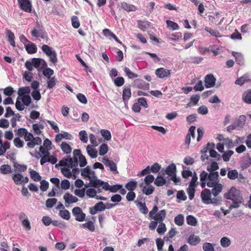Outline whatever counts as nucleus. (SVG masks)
Here are the masks:
<instances>
[{"mask_svg": "<svg viewBox=\"0 0 251 251\" xmlns=\"http://www.w3.org/2000/svg\"><path fill=\"white\" fill-rule=\"evenodd\" d=\"M14 145L18 148H21L23 147L24 142L21 140L19 137L15 138L13 140Z\"/></svg>", "mask_w": 251, "mask_h": 251, "instance_id": "774afa93", "label": "nucleus"}, {"mask_svg": "<svg viewBox=\"0 0 251 251\" xmlns=\"http://www.w3.org/2000/svg\"><path fill=\"white\" fill-rule=\"evenodd\" d=\"M174 222L176 225L181 226L183 225L184 222V216L181 214L177 215L175 217Z\"/></svg>", "mask_w": 251, "mask_h": 251, "instance_id": "72a5a7b5", "label": "nucleus"}, {"mask_svg": "<svg viewBox=\"0 0 251 251\" xmlns=\"http://www.w3.org/2000/svg\"><path fill=\"white\" fill-rule=\"evenodd\" d=\"M171 70L166 68L160 67L158 68V77L166 79L169 77L170 75Z\"/></svg>", "mask_w": 251, "mask_h": 251, "instance_id": "9b49d317", "label": "nucleus"}, {"mask_svg": "<svg viewBox=\"0 0 251 251\" xmlns=\"http://www.w3.org/2000/svg\"><path fill=\"white\" fill-rule=\"evenodd\" d=\"M249 79L248 78V75L247 74L244 75L243 76L240 77L235 81V84L239 85H242L245 82H248Z\"/></svg>", "mask_w": 251, "mask_h": 251, "instance_id": "7c9ffc66", "label": "nucleus"}, {"mask_svg": "<svg viewBox=\"0 0 251 251\" xmlns=\"http://www.w3.org/2000/svg\"><path fill=\"white\" fill-rule=\"evenodd\" d=\"M14 116V117H12L10 120L11 126L13 127L16 126V121H20V119L21 118V116L19 113L15 114Z\"/></svg>", "mask_w": 251, "mask_h": 251, "instance_id": "49530a36", "label": "nucleus"}, {"mask_svg": "<svg viewBox=\"0 0 251 251\" xmlns=\"http://www.w3.org/2000/svg\"><path fill=\"white\" fill-rule=\"evenodd\" d=\"M149 216L151 219L154 220V221L151 222L149 225L150 229L153 230L157 226V205H155L152 210L150 212Z\"/></svg>", "mask_w": 251, "mask_h": 251, "instance_id": "423d86ee", "label": "nucleus"}, {"mask_svg": "<svg viewBox=\"0 0 251 251\" xmlns=\"http://www.w3.org/2000/svg\"><path fill=\"white\" fill-rule=\"evenodd\" d=\"M228 171L227 177L231 180H234L238 177V171L236 169L230 170L229 168H227Z\"/></svg>", "mask_w": 251, "mask_h": 251, "instance_id": "b1692460", "label": "nucleus"}, {"mask_svg": "<svg viewBox=\"0 0 251 251\" xmlns=\"http://www.w3.org/2000/svg\"><path fill=\"white\" fill-rule=\"evenodd\" d=\"M167 25L168 27H169L170 29H172L173 30H177L179 28V25H177V24L170 21V20H167L166 21Z\"/></svg>", "mask_w": 251, "mask_h": 251, "instance_id": "6e6d98bb", "label": "nucleus"}, {"mask_svg": "<svg viewBox=\"0 0 251 251\" xmlns=\"http://www.w3.org/2000/svg\"><path fill=\"white\" fill-rule=\"evenodd\" d=\"M162 171H164L165 172L166 174H167L169 176H171L174 175L176 173V166L174 163H172L169 165L165 170H164L163 169Z\"/></svg>", "mask_w": 251, "mask_h": 251, "instance_id": "a211bd4d", "label": "nucleus"}, {"mask_svg": "<svg viewBox=\"0 0 251 251\" xmlns=\"http://www.w3.org/2000/svg\"><path fill=\"white\" fill-rule=\"evenodd\" d=\"M30 92V88L28 86H25L20 88L18 90V94L19 96H22L25 94H29Z\"/></svg>", "mask_w": 251, "mask_h": 251, "instance_id": "c03bdc74", "label": "nucleus"}, {"mask_svg": "<svg viewBox=\"0 0 251 251\" xmlns=\"http://www.w3.org/2000/svg\"><path fill=\"white\" fill-rule=\"evenodd\" d=\"M158 226V233L159 234H163L166 231V227L165 224L162 222L159 223Z\"/></svg>", "mask_w": 251, "mask_h": 251, "instance_id": "338daca9", "label": "nucleus"}, {"mask_svg": "<svg viewBox=\"0 0 251 251\" xmlns=\"http://www.w3.org/2000/svg\"><path fill=\"white\" fill-rule=\"evenodd\" d=\"M186 222L188 225L191 226H196L197 224V219L192 215H188L186 217Z\"/></svg>", "mask_w": 251, "mask_h": 251, "instance_id": "e433bc0d", "label": "nucleus"}, {"mask_svg": "<svg viewBox=\"0 0 251 251\" xmlns=\"http://www.w3.org/2000/svg\"><path fill=\"white\" fill-rule=\"evenodd\" d=\"M226 199L231 200L232 201H242L243 198L239 194V191L237 189L232 187L229 190V192L225 195Z\"/></svg>", "mask_w": 251, "mask_h": 251, "instance_id": "f03ea898", "label": "nucleus"}, {"mask_svg": "<svg viewBox=\"0 0 251 251\" xmlns=\"http://www.w3.org/2000/svg\"><path fill=\"white\" fill-rule=\"evenodd\" d=\"M203 251H215L214 245L210 243H204L202 245Z\"/></svg>", "mask_w": 251, "mask_h": 251, "instance_id": "a18cd8bd", "label": "nucleus"}, {"mask_svg": "<svg viewBox=\"0 0 251 251\" xmlns=\"http://www.w3.org/2000/svg\"><path fill=\"white\" fill-rule=\"evenodd\" d=\"M18 1L21 9L26 12H31V4L29 0H18Z\"/></svg>", "mask_w": 251, "mask_h": 251, "instance_id": "6e6552de", "label": "nucleus"}, {"mask_svg": "<svg viewBox=\"0 0 251 251\" xmlns=\"http://www.w3.org/2000/svg\"><path fill=\"white\" fill-rule=\"evenodd\" d=\"M137 182L135 181H130L125 186L126 188L130 191L134 190L136 187Z\"/></svg>", "mask_w": 251, "mask_h": 251, "instance_id": "8fccbe9b", "label": "nucleus"}, {"mask_svg": "<svg viewBox=\"0 0 251 251\" xmlns=\"http://www.w3.org/2000/svg\"><path fill=\"white\" fill-rule=\"evenodd\" d=\"M121 7L123 9L127 12L135 11L136 9L134 5L129 4L126 2H122Z\"/></svg>", "mask_w": 251, "mask_h": 251, "instance_id": "cd10ccee", "label": "nucleus"}, {"mask_svg": "<svg viewBox=\"0 0 251 251\" xmlns=\"http://www.w3.org/2000/svg\"><path fill=\"white\" fill-rule=\"evenodd\" d=\"M42 50L43 52L50 57V60L51 62L53 64L57 62V58L56 53L51 47L47 45H44L42 47Z\"/></svg>", "mask_w": 251, "mask_h": 251, "instance_id": "f257e3e1", "label": "nucleus"}, {"mask_svg": "<svg viewBox=\"0 0 251 251\" xmlns=\"http://www.w3.org/2000/svg\"><path fill=\"white\" fill-rule=\"evenodd\" d=\"M13 166L15 169L16 171L18 173L25 172L27 169V166L25 165H21L17 162L14 163Z\"/></svg>", "mask_w": 251, "mask_h": 251, "instance_id": "4c0bfd02", "label": "nucleus"}, {"mask_svg": "<svg viewBox=\"0 0 251 251\" xmlns=\"http://www.w3.org/2000/svg\"><path fill=\"white\" fill-rule=\"evenodd\" d=\"M94 146L88 145L86 147V151L88 154L92 158H95L97 157L98 151Z\"/></svg>", "mask_w": 251, "mask_h": 251, "instance_id": "6ab92c4d", "label": "nucleus"}, {"mask_svg": "<svg viewBox=\"0 0 251 251\" xmlns=\"http://www.w3.org/2000/svg\"><path fill=\"white\" fill-rule=\"evenodd\" d=\"M131 91L129 88H126L123 90V99L125 104L127 102L128 99L131 97Z\"/></svg>", "mask_w": 251, "mask_h": 251, "instance_id": "4be33fe9", "label": "nucleus"}, {"mask_svg": "<svg viewBox=\"0 0 251 251\" xmlns=\"http://www.w3.org/2000/svg\"><path fill=\"white\" fill-rule=\"evenodd\" d=\"M80 140L83 143H86L88 142V136L85 130H81L79 132Z\"/></svg>", "mask_w": 251, "mask_h": 251, "instance_id": "de8ad7c7", "label": "nucleus"}, {"mask_svg": "<svg viewBox=\"0 0 251 251\" xmlns=\"http://www.w3.org/2000/svg\"><path fill=\"white\" fill-rule=\"evenodd\" d=\"M195 187H191L190 186H189L188 188L187 189V193L188 195L189 199L190 200H192L195 195Z\"/></svg>", "mask_w": 251, "mask_h": 251, "instance_id": "0e129e2a", "label": "nucleus"}, {"mask_svg": "<svg viewBox=\"0 0 251 251\" xmlns=\"http://www.w3.org/2000/svg\"><path fill=\"white\" fill-rule=\"evenodd\" d=\"M1 173L3 174H8L11 172V167L9 165H3L0 167Z\"/></svg>", "mask_w": 251, "mask_h": 251, "instance_id": "052dcab7", "label": "nucleus"}, {"mask_svg": "<svg viewBox=\"0 0 251 251\" xmlns=\"http://www.w3.org/2000/svg\"><path fill=\"white\" fill-rule=\"evenodd\" d=\"M219 174L217 172H210L208 174L206 185L208 187L212 188L218 183Z\"/></svg>", "mask_w": 251, "mask_h": 251, "instance_id": "20e7f679", "label": "nucleus"}, {"mask_svg": "<svg viewBox=\"0 0 251 251\" xmlns=\"http://www.w3.org/2000/svg\"><path fill=\"white\" fill-rule=\"evenodd\" d=\"M204 30L209 32L213 36L216 37H220L221 36L220 33L217 30L212 29L210 27L207 26L205 27Z\"/></svg>", "mask_w": 251, "mask_h": 251, "instance_id": "ea45409f", "label": "nucleus"}, {"mask_svg": "<svg viewBox=\"0 0 251 251\" xmlns=\"http://www.w3.org/2000/svg\"><path fill=\"white\" fill-rule=\"evenodd\" d=\"M63 199L65 200V203L68 204L76 202L78 200L76 197L69 193H67L64 195Z\"/></svg>", "mask_w": 251, "mask_h": 251, "instance_id": "f3484780", "label": "nucleus"}, {"mask_svg": "<svg viewBox=\"0 0 251 251\" xmlns=\"http://www.w3.org/2000/svg\"><path fill=\"white\" fill-rule=\"evenodd\" d=\"M63 138L66 140H71L73 138V136L68 132L63 131L62 133H59L56 135L55 140L56 142H58Z\"/></svg>", "mask_w": 251, "mask_h": 251, "instance_id": "4468645a", "label": "nucleus"}, {"mask_svg": "<svg viewBox=\"0 0 251 251\" xmlns=\"http://www.w3.org/2000/svg\"><path fill=\"white\" fill-rule=\"evenodd\" d=\"M89 180L91 183V186L95 188H97L99 186H101V184L103 183V181L98 179L97 177L94 179H92L91 178Z\"/></svg>", "mask_w": 251, "mask_h": 251, "instance_id": "473e14b6", "label": "nucleus"}, {"mask_svg": "<svg viewBox=\"0 0 251 251\" xmlns=\"http://www.w3.org/2000/svg\"><path fill=\"white\" fill-rule=\"evenodd\" d=\"M108 151V146L106 144H102L100 147L99 154L100 155H103L106 154Z\"/></svg>", "mask_w": 251, "mask_h": 251, "instance_id": "864d4df0", "label": "nucleus"}, {"mask_svg": "<svg viewBox=\"0 0 251 251\" xmlns=\"http://www.w3.org/2000/svg\"><path fill=\"white\" fill-rule=\"evenodd\" d=\"M31 178L35 181L41 180V176L35 171L30 170L29 172Z\"/></svg>", "mask_w": 251, "mask_h": 251, "instance_id": "a19ab883", "label": "nucleus"}, {"mask_svg": "<svg viewBox=\"0 0 251 251\" xmlns=\"http://www.w3.org/2000/svg\"><path fill=\"white\" fill-rule=\"evenodd\" d=\"M216 78L212 74L206 75L204 77L205 86L206 88H211L214 86Z\"/></svg>", "mask_w": 251, "mask_h": 251, "instance_id": "1a4fd4ad", "label": "nucleus"}, {"mask_svg": "<svg viewBox=\"0 0 251 251\" xmlns=\"http://www.w3.org/2000/svg\"><path fill=\"white\" fill-rule=\"evenodd\" d=\"M124 72L129 78H134L138 77V75L131 72L127 67H125Z\"/></svg>", "mask_w": 251, "mask_h": 251, "instance_id": "603ef678", "label": "nucleus"}, {"mask_svg": "<svg viewBox=\"0 0 251 251\" xmlns=\"http://www.w3.org/2000/svg\"><path fill=\"white\" fill-rule=\"evenodd\" d=\"M73 158L71 157H64L59 162L60 166H66V168H72Z\"/></svg>", "mask_w": 251, "mask_h": 251, "instance_id": "ddd939ff", "label": "nucleus"}, {"mask_svg": "<svg viewBox=\"0 0 251 251\" xmlns=\"http://www.w3.org/2000/svg\"><path fill=\"white\" fill-rule=\"evenodd\" d=\"M60 148L63 152L67 154L70 153L72 150L71 147L66 142H63L61 144Z\"/></svg>", "mask_w": 251, "mask_h": 251, "instance_id": "5701e85b", "label": "nucleus"}, {"mask_svg": "<svg viewBox=\"0 0 251 251\" xmlns=\"http://www.w3.org/2000/svg\"><path fill=\"white\" fill-rule=\"evenodd\" d=\"M12 178L14 183L16 185L22 184V179L23 178V175L20 173L14 174L12 175Z\"/></svg>", "mask_w": 251, "mask_h": 251, "instance_id": "bb28decb", "label": "nucleus"}, {"mask_svg": "<svg viewBox=\"0 0 251 251\" xmlns=\"http://www.w3.org/2000/svg\"><path fill=\"white\" fill-rule=\"evenodd\" d=\"M44 128V125L42 123L34 124L32 125V128L37 135H40L42 133L41 129H43Z\"/></svg>", "mask_w": 251, "mask_h": 251, "instance_id": "c85d7f7f", "label": "nucleus"}, {"mask_svg": "<svg viewBox=\"0 0 251 251\" xmlns=\"http://www.w3.org/2000/svg\"><path fill=\"white\" fill-rule=\"evenodd\" d=\"M81 226L83 228H87L92 232L94 231L95 229L94 224L92 221H89L86 223L83 224L81 225Z\"/></svg>", "mask_w": 251, "mask_h": 251, "instance_id": "37998d69", "label": "nucleus"}, {"mask_svg": "<svg viewBox=\"0 0 251 251\" xmlns=\"http://www.w3.org/2000/svg\"><path fill=\"white\" fill-rule=\"evenodd\" d=\"M232 54V55L235 57V61L237 62V63H238L239 65H242L243 64L244 58L243 55L241 53L233 51Z\"/></svg>", "mask_w": 251, "mask_h": 251, "instance_id": "2f4dec72", "label": "nucleus"}, {"mask_svg": "<svg viewBox=\"0 0 251 251\" xmlns=\"http://www.w3.org/2000/svg\"><path fill=\"white\" fill-rule=\"evenodd\" d=\"M151 172L153 173H157V163H155L151 167L147 166L145 169L143 170L138 174V176H141L149 174Z\"/></svg>", "mask_w": 251, "mask_h": 251, "instance_id": "9d476101", "label": "nucleus"}, {"mask_svg": "<svg viewBox=\"0 0 251 251\" xmlns=\"http://www.w3.org/2000/svg\"><path fill=\"white\" fill-rule=\"evenodd\" d=\"M89 139L90 143H91L92 145L94 147H97L100 144V142L98 141V140L97 139V138L93 134H90L89 135Z\"/></svg>", "mask_w": 251, "mask_h": 251, "instance_id": "13d9d810", "label": "nucleus"}, {"mask_svg": "<svg viewBox=\"0 0 251 251\" xmlns=\"http://www.w3.org/2000/svg\"><path fill=\"white\" fill-rule=\"evenodd\" d=\"M211 193L214 197H217L223 189V186L221 184L219 183L214 185L212 187Z\"/></svg>", "mask_w": 251, "mask_h": 251, "instance_id": "a878e982", "label": "nucleus"}, {"mask_svg": "<svg viewBox=\"0 0 251 251\" xmlns=\"http://www.w3.org/2000/svg\"><path fill=\"white\" fill-rule=\"evenodd\" d=\"M220 244L223 248H227L230 245L231 241L228 238L224 237L220 240Z\"/></svg>", "mask_w": 251, "mask_h": 251, "instance_id": "79ce46f5", "label": "nucleus"}, {"mask_svg": "<svg viewBox=\"0 0 251 251\" xmlns=\"http://www.w3.org/2000/svg\"><path fill=\"white\" fill-rule=\"evenodd\" d=\"M234 151L231 150H228L226 151L223 152L222 158L223 160L225 162H227L229 160L230 157L233 154Z\"/></svg>", "mask_w": 251, "mask_h": 251, "instance_id": "58836bf2", "label": "nucleus"}, {"mask_svg": "<svg viewBox=\"0 0 251 251\" xmlns=\"http://www.w3.org/2000/svg\"><path fill=\"white\" fill-rule=\"evenodd\" d=\"M208 173L203 171L200 174V180L201 182V186L202 188L205 187L207 179Z\"/></svg>", "mask_w": 251, "mask_h": 251, "instance_id": "c756f323", "label": "nucleus"}, {"mask_svg": "<svg viewBox=\"0 0 251 251\" xmlns=\"http://www.w3.org/2000/svg\"><path fill=\"white\" fill-rule=\"evenodd\" d=\"M61 171L62 174L67 178H70L72 176V173L69 168H63L61 169Z\"/></svg>", "mask_w": 251, "mask_h": 251, "instance_id": "69168bd1", "label": "nucleus"}, {"mask_svg": "<svg viewBox=\"0 0 251 251\" xmlns=\"http://www.w3.org/2000/svg\"><path fill=\"white\" fill-rule=\"evenodd\" d=\"M59 215L64 219L68 220L70 218V213L68 210L64 209L59 211Z\"/></svg>", "mask_w": 251, "mask_h": 251, "instance_id": "09e8293b", "label": "nucleus"}, {"mask_svg": "<svg viewBox=\"0 0 251 251\" xmlns=\"http://www.w3.org/2000/svg\"><path fill=\"white\" fill-rule=\"evenodd\" d=\"M114 83L116 86L120 87L124 84L125 79L124 77L122 76H119L114 79Z\"/></svg>", "mask_w": 251, "mask_h": 251, "instance_id": "bf43d9fd", "label": "nucleus"}, {"mask_svg": "<svg viewBox=\"0 0 251 251\" xmlns=\"http://www.w3.org/2000/svg\"><path fill=\"white\" fill-rule=\"evenodd\" d=\"M211 192L208 189H205L201 192V197L202 201L206 204H210V200L211 197Z\"/></svg>", "mask_w": 251, "mask_h": 251, "instance_id": "0eeeda50", "label": "nucleus"}, {"mask_svg": "<svg viewBox=\"0 0 251 251\" xmlns=\"http://www.w3.org/2000/svg\"><path fill=\"white\" fill-rule=\"evenodd\" d=\"M49 186V182L45 180H40V188L41 191L45 192L47 190Z\"/></svg>", "mask_w": 251, "mask_h": 251, "instance_id": "680f3d73", "label": "nucleus"}, {"mask_svg": "<svg viewBox=\"0 0 251 251\" xmlns=\"http://www.w3.org/2000/svg\"><path fill=\"white\" fill-rule=\"evenodd\" d=\"M25 48L26 50L29 54L34 53L37 51V48L36 46L31 42L29 43V44L27 45H25Z\"/></svg>", "mask_w": 251, "mask_h": 251, "instance_id": "393cba45", "label": "nucleus"}, {"mask_svg": "<svg viewBox=\"0 0 251 251\" xmlns=\"http://www.w3.org/2000/svg\"><path fill=\"white\" fill-rule=\"evenodd\" d=\"M135 203H136L137 207L141 213L144 214H146L148 213V209L145 203H142V202H138L137 201H135Z\"/></svg>", "mask_w": 251, "mask_h": 251, "instance_id": "aec40b11", "label": "nucleus"}, {"mask_svg": "<svg viewBox=\"0 0 251 251\" xmlns=\"http://www.w3.org/2000/svg\"><path fill=\"white\" fill-rule=\"evenodd\" d=\"M72 214L75 217V220L78 222L84 221L86 217L85 214L83 212L81 208L78 206L72 209Z\"/></svg>", "mask_w": 251, "mask_h": 251, "instance_id": "39448f33", "label": "nucleus"}, {"mask_svg": "<svg viewBox=\"0 0 251 251\" xmlns=\"http://www.w3.org/2000/svg\"><path fill=\"white\" fill-rule=\"evenodd\" d=\"M91 170V167L87 166L81 170V176L87 177L90 180L92 178V176L90 175Z\"/></svg>", "mask_w": 251, "mask_h": 251, "instance_id": "f704fd0d", "label": "nucleus"}, {"mask_svg": "<svg viewBox=\"0 0 251 251\" xmlns=\"http://www.w3.org/2000/svg\"><path fill=\"white\" fill-rule=\"evenodd\" d=\"M97 191L94 188H89L86 191V195L89 198H94L97 196Z\"/></svg>", "mask_w": 251, "mask_h": 251, "instance_id": "e2e57ef3", "label": "nucleus"}, {"mask_svg": "<svg viewBox=\"0 0 251 251\" xmlns=\"http://www.w3.org/2000/svg\"><path fill=\"white\" fill-rule=\"evenodd\" d=\"M135 85L140 89H149V84L143 80H136L135 81Z\"/></svg>", "mask_w": 251, "mask_h": 251, "instance_id": "412c9836", "label": "nucleus"}, {"mask_svg": "<svg viewBox=\"0 0 251 251\" xmlns=\"http://www.w3.org/2000/svg\"><path fill=\"white\" fill-rule=\"evenodd\" d=\"M243 100L247 103H251V90L245 92L242 96Z\"/></svg>", "mask_w": 251, "mask_h": 251, "instance_id": "c9c22d12", "label": "nucleus"}, {"mask_svg": "<svg viewBox=\"0 0 251 251\" xmlns=\"http://www.w3.org/2000/svg\"><path fill=\"white\" fill-rule=\"evenodd\" d=\"M31 34L34 37H41L42 39L45 38V30L42 25L40 24L38 22L36 23V25L33 30L31 31Z\"/></svg>", "mask_w": 251, "mask_h": 251, "instance_id": "7ed1b4c3", "label": "nucleus"}, {"mask_svg": "<svg viewBox=\"0 0 251 251\" xmlns=\"http://www.w3.org/2000/svg\"><path fill=\"white\" fill-rule=\"evenodd\" d=\"M22 98L20 99L24 105L28 106L31 102L30 97L28 95H25L22 96Z\"/></svg>", "mask_w": 251, "mask_h": 251, "instance_id": "3c124183", "label": "nucleus"}, {"mask_svg": "<svg viewBox=\"0 0 251 251\" xmlns=\"http://www.w3.org/2000/svg\"><path fill=\"white\" fill-rule=\"evenodd\" d=\"M246 120V117L245 115H240L238 119L235 120L234 123L236 127L241 129L243 127Z\"/></svg>", "mask_w": 251, "mask_h": 251, "instance_id": "2eb2a0df", "label": "nucleus"}, {"mask_svg": "<svg viewBox=\"0 0 251 251\" xmlns=\"http://www.w3.org/2000/svg\"><path fill=\"white\" fill-rule=\"evenodd\" d=\"M57 201L55 198L48 199L46 201V206L47 208H50L57 202Z\"/></svg>", "mask_w": 251, "mask_h": 251, "instance_id": "4d7b16f0", "label": "nucleus"}, {"mask_svg": "<svg viewBox=\"0 0 251 251\" xmlns=\"http://www.w3.org/2000/svg\"><path fill=\"white\" fill-rule=\"evenodd\" d=\"M187 243L192 246H196L201 241L200 238L194 234L190 235L187 239Z\"/></svg>", "mask_w": 251, "mask_h": 251, "instance_id": "dca6fc26", "label": "nucleus"}, {"mask_svg": "<svg viewBox=\"0 0 251 251\" xmlns=\"http://www.w3.org/2000/svg\"><path fill=\"white\" fill-rule=\"evenodd\" d=\"M102 136L106 140H110L111 138L110 132L107 129H101L100 131Z\"/></svg>", "mask_w": 251, "mask_h": 251, "instance_id": "5fc2aeb1", "label": "nucleus"}, {"mask_svg": "<svg viewBox=\"0 0 251 251\" xmlns=\"http://www.w3.org/2000/svg\"><path fill=\"white\" fill-rule=\"evenodd\" d=\"M102 161L106 166L110 168L111 171L115 172L116 174L118 173L117 169V166L113 161L106 158H103Z\"/></svg>", "mask_w": 251, "mask_h": 251, "instance_id": "f8f14e48", "label": "nucleus"}]
</instances>
